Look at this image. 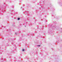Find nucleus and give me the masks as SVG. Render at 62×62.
<instances>
[{"mask_svg": "<svg viewBox=\"0 0 62 62\" xmlns=\"http://www.w3.org/2000/svg\"><path fill=\"white\" fill-rule=\"evenodd\" d=\"M40 46V45H38V46Z\"/></svg>", "mask_w": 62, "mask_h": 62, "instance_id": "nucleus-3", "label": "nucleus"}, {"mask_svg": "<svg viewBox=\"0 0 62 62\" xmlns=\"http://www.w3.org/2000/svg\"><path fill=\"white\" fill-rule=\"evenodd\" d=\"M20 20V18H18V20Z\"/></svg>", "mask_w": 62, "mask_h": 62, "instance_id": "nucleus-1", "label": "nucleus"}, {"mask_svg": "<svg viewBox=\"0 0 62 62\" xmlns=\"http://www.w3.org/2000/svg\"><path fill=\"white\" fill-rule=\"evenodd\" d=\"M22 51H24V49H23Z\"/></svg>", "mask_w": 62, "mask_h": 62, "instance_id": "nucleus-2", "label": "nucleus"}, {"mask_svg": "<svg viewBox=\"0 0 62 62\" xmlns=\"http://www.w3.org/2000/svg\"><path fill=\"white\" fill-rule=\"evenodd\" d=\"M21 8H22V7H21Z\"/></svg>", "mask_w": 62, "mask_h": 62, "instance_id": "nucleus-5", "label": "nucleus"}, {"mask_svg": "<svg viewBox=\"0 0 62 62\" xmlns=\"http://www.w3.org/2000/svg\"><path fill=\"white\" fill-rule=\"evenodd\" d=\"M15 34H16V33H15Z\"/></svg>", "mask_w": 62, "mask_h": 62, "instance_id": "nucleus-4", "label": "nucleus"}]
</instances>
